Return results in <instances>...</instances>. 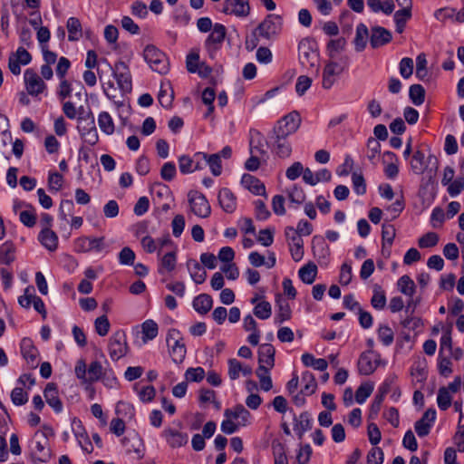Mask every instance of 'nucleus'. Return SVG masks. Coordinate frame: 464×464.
Here are the masks:
<instances>
[{"label":"nucleus","mask_w":464,"mask_h":464,"mask_svg":"<svg viewBox=\"0 0 464 464\" xmlns=\"http://www.w3.org/2000/svg\"><path fill=\"white\" fill-rule=\"evenodd\" d=\"M188 267L190 271V276L193 279V281L197 285H200L205 282L207 278V272L204 270V268L200 266V264L196 260H188Z\"/></svg>","instance_id":"nucleus-31"},{"label":"nucleus","mask_w":464,"mask_h":464,"mask_svg":"<svg viewBox=\"0 0 464 464\" xmlns=\"http://www.w3.org/2000/svg\"><path fill=\"white\" fill-rule=\"evenodd\" d=\"M224 415L227 418L240 419L239 424L241 426H246L250 417L249 411L242 404H237L233 410H225Z\"/></svg>","instance_id":"nucleus-29"},{"label":"nucleus","mask_w":464,"mask_h":464,"mask_svg":"<svg viewBox=\"0 0 464 464\" xmlns=\"http://www.w3.org/2000/svg\"><path fill=\"white\" fill-rule=\"evenodd\" d=\"M254 314L262 320L268 319L272 314V307L269 302L262 301L254 307Z\"/></svg>","instance_id":"nucleus-53"},{"label":"nucleus","mask_w":464,"mask_h":464,"mask_svg":"<svg viewBox=\"0 0 464 464\" xmlns=\"http://www.w3.org/2000/svg\"><path fill=\"white\" fill-rule=\"evenodd\" d=\"M192 305L198 314H206L213 306V299L208 294H200L194 298Z\"/></svg>","instance_id":"nucleus-25"},{"label":"nucleus","mask_w":464,"mask_h":464,"mask_svg":"<svg viewBox=\"0 0 464 464\" xmlns=\"http://www.w3.org/2000/svg\"><path fill=\"white\" fill-rule=\"evenodd\" d=\"M198 158L206 161L214 176H219L222 173V163L219 155L216 153L208 155L205 152H197L195 153V159Z\"/></svg>","instance_id":"nucleus-21"},{"label":"nucleus","mask_w":464,"mask_h":464,"mask_svg":"<svg viewBox=\"0 0 464 464\" xmlns=\"http://www.w3.org/2000/svg\"><path fill=\"white\" fill-rule=\"evenodd\" d=\"M392 39V33L384 27L373 26L371 29L370 44L372 48H379Z\"/></svg>","instance_id":"nucleus-15"},{"label":"nucleus","mask_w":464,"mask_h":464,"mask_svg":"<svg viewBox=\"0 0 464 464\" xmlns=\"http://www.w3.org/2000/svg\"><path fill=\"white\" fill-rule=\"evenodd\" d=\"M384 454L381 448L373 447L367 454V464H382Z\"/></svg>","instance_id":"nucleus-63"},{"label":"nucleus","mask_w":464,"mask_h":464,"mask_svg":"<svg viewBox=\"0 0 464 464\" xmlns=\"http://www.w3.org/2000/svg\"><path fill=\"white\" fill-rule=\"evenodd\" d=\"M16 247L13 241L7 240L0 246V264L9 266L15 259Z\"/></svg>","instance_id":"nucleus-27"},{"label":"nucleus","mask_w":464,"mask_h":464,"mask_svg":"<svg viewBox=\"0 0 464 464\" xmlns=\"http://www.w3.org/2000/svg\"><path fill=\"white\" fill-rule=\"evenodd\" d=\"M346 41L343 37L330 40L327 44V51L331 57L335 56L341 50L344 48Z\"/></svg>","instance_id":"nucleus-59"},{"label":"nucleus","mask_w":464,"mask_h":464,"mask_svg":"<svg viewBox=\"0 0 464 464\" xmlns=\"http://www.w3.org/2000/svg\"><path fill=\"white\" fill-rule=\"evenodd\" d=\"M301 359L304 366L313 367L318 371H325L328 366L327 361L325 359H316L312 353H305L302 355Z\"/></svg>","instance_id":"nucleus-35"},{"label":"nucleus","mask_w":464,"mask_h":464,"mask_svg":"<svg viewBox=\"0 0 464 464\" xmlns=\"http://www.w3.org/2000/svg\"><path fill=\"white\" fill-rule=\"evenodd\" d=\"M439 242V236L435 232H428L418 240L420 248H429L435 246Z\"/></svg>","instance_id":"nucleus-55"},{"label":"nucleus","mask_w":464,"mask_h":464,"mask_svg":"<svg viewBox=\"0 0 464 464\" xmlns=\"http://www.w3.org/2000/svg\"><path fill=\"white\" fill-rule=\"evenodd\" d=\"M300 124V114L294 111L280 119L272 130L276 131V133H283L290 136L298 130Z\"/></svg>","instance_id":"nucleus-4"},{"label":"nucleus","mask_w":464,"mask_h":464,"mask_svg":"<svg viewBox=\"0 0 464 464\" xmlns=\"http://www.w3.org/2000/svg\"><path fill=\"white\" fill-rule=\"evenodd\" d=\"M409 95L412 103L420 106L425 101V89L420 84H413L410 87Z\"/></svg>","instance_id":"nucleus-46"},{"label":"nucleus","mask_w":464,"mask_h":464,"mask_svg":"<svg viewBox=\"0 0 464 464\" xmlns=\"http://www.w3.org/2000/svg\"><path fill=\"white\" fill-rule=\"evenodd\" d=\"M302 382H304V387L302 388V393L310 396L314 394L317 388V382L314 375L311 372H304L302 374Z\"/></svg>","instance_id":"nucleus-36"},{"label":"nucleus","mask_w":464,"mask_h":464,"mask_svg":"<svg viewBox=\"0 0 464 464\" xmlns=\"http://www.w3.org/2000/svg\"><path fill=\"white\" fill-rule=\"evenodd\" d=\"M44 395L47 404L53 409L56 413L63 411V402L59 398L58 386L55 382H48L44 388Z\"/></svg>","instance_id":"nucleus-14"},{"label":"nucleus","mask_w":464,"mask_h":464,"mask_svg":"<svg viewBox=\"0 0 464 464\" xmlns=\"http://www.w3.org/2000/svg\"><path fill=\"white\" fill-rule=\"evenodd\" d=\"M218 199L225 212L233 213L236 210L237 198L229 188H221L218 192Z\"/></svg>","instance_id":"nucleus-17"},{"label":"nucleus","mask_w":464,"mask_h":464,"mask_svg":"<svg viewBox=\"0 0 464 464\" xmlns=\"http://www.w3.org/2000/svg\"><path fill=\"white\" fill-rule=\"evenodd\" d=\"M312 420L308 411L302 412L298 417L294 414V430L299 440L304 434L312 429Z\"/></svg>","instance_id":"nucleus-18"},{"label":"nucleus","mask_w":464,"mask_h":464,"mask_svg":"<svg viewBox=\"0 0 464 464\" xmlns=\"http://www.w3.org/2000/svg\"><path fill=\"white\" fill-rule=\"evenodd\" d=\"M298 276L304 284H313L317 276L316 265L313 262L307 263L299 269Z\"/></svg>","instance_id":"nucleus-30"},{"label":"nucleus","mask_w":464,"mask_h":464,"mask_svg":"<svg viewBox=\"0 0 464 464\" xmlns=\"http://www.w3.org/2000/svg\"><path fill=\"white\" fill-rule=\"evenodd\" d=\"M68 39L70 41H76L82 34V28L80 20L76 17H70L67 21Z\"/></svg>","instance_id":"nucleus-41"},{"label":"nucleus","mask_w":464,"mask_h":464,"mask_svg":"<svg viewBox=\"0 0 464 464\" xmlns=\"http://www.w3.org/2000/svg\"><path fill=\"white\" fill-rule=\"evenodd\" d=\"M396 236V229L393 225L392 224H382V253L384 254V249L386 248V245L389 246V247L392 246L394 237Z\"/></svg>","instance_id":"nucleus-39"},{"label":"nucleus","mask_w":464,"mask_h":464,"mask_svg":"<svg viewBox=\"0 0 464 464\" xmlns=\"http://www.w3.org/2000/svg\"><path fill=\"white\" fill-rule=\"evenodd\" d=\"M411 17V6H405L404 8L398 10L394 14V21L396 24V31L398 33H402L407 20H409Z\"/></svg>","instance_id":"nucleus-38"},{"label":"nucleus","mask_w":464,"mask_h":464,"mask_svg":"<svg viewBox=\"0 0 464 464\" xmlns=\"http://www.w3.org/2000/svg\"><path fill=\"white\" fill-rule=\"evenodd\" d=\"M371 304L377 310H382L386 304L385 293L382 290L380 285H375L373 289V295L371 299Z\"/></svg>","instance_id":"nucleus-50"},{"label":"nucleus","mask_w":464,"mask_h":464,"mask_svg":"<svg viewBox=\"0 0 464 464\" xmlns=\"http://www.w3.org/2000/svg\"><path fill=\"white\" fill-rule=\"evenodd\" d=\"M352 181L355 193L358 195H363L366 193V183L362 174L353 172L352 175Z\"/></svg>","instance_id":"nucleus-60"},{"label":"nucleus","mask_w":464,"mask_h":464,"mask_svg":"<svg viewBox=\"0 0 464 464\" xmlns=\"http://www.w3.org/2000/svg\"><path fill=\"white\" fill-rule=\"evenodd\" d=\"M95 331L100 336H105L110 331V322L106 314L96 318L94 322Z\"/></svg>","instance_id":"nucleus-57"},{"label":"nucleus","mask_w":464,"mask_h":464,"mask_svg":"<svg viewBox=\"0 0 464 464\" xmlns=\"http://www.w3.org/2000/svg\"><path fill=\"white\" fill-rule=\"evenodd\" d=\"M104 237H81L75 240V249L78 252L87 253L92 250L100 252L104 246Z\"/></svg>","instance_id":"nucleus-12"},{"label":"nucleus","mask_w":464,"mask_h":464,"mask_svg":"<svg viewBox=\"0 0 464 464\" xmlns=\"http://www.w3.org/2000/svg\"><path fill=\"white\" fill-rule=\"evenodd\" d=\"M378 338L383 345L389 346L393 343L394 334L391 327L382 324L377 330Z\"/></svg>","instance_id":"nucleus-51"},{"label":"nucleus","mask_w":464,"mask_h":464,"mask_svg":"<svg viewBox=\"0 0 464 464\" xmlns=\"http://www.w3.org/2000/svg\"><path fill=\"white\" fill-rule=\"evenodd\" d=\"M108 350L112 361H118L126 355L128 345L123 331H117L110 337Z\"/></svg>","instance_id":"nucleus-3"},{"label":"nucleus","mask_w":464,"mask_h":464,"mask_svg":"<svg viewBox=\"0 0 464 464\" xmlns=\"http://www.w3.org/2000/svg\"><path fill=\"white\" fill-rule=\"evenodd\" d=\"M312 453L313 450L309 444L300 445L299 450L296 455L297 463L308 464Z\"/></svg>","instance_id":"nucleus-64"},{"label":"nucleus","mask_w":464,"mask_h":464,"mask_svg":"<svg viewBox=\"0 0 464 464\" xmlns=\"http://www.w3.org/2000/svg\"><path fill=\"white\" fill-rule=\"evenodd\" d=\"M142 339L144 342L147 340H152L158 335L159 328L158 324L151 319L146 320L142 325Z\"/></svg>","instance_id":"nucleus-48"},{"label":"nucleus","mask_w":464,"mask_h":464,"mask_svg":"<svg viewBox=\"0 0 464 464\" xmlns=\"http://www.w3.org/2000/svg\"><path fill=\"white\" fill-rule=\"evenodd\" d=\"M191 211L198 217L206 218L211 213V207L207 198L198 191H190L188 195Z\"/></svg>","instance_id":"nucleus-5"},{"label":"nucleus","mask_w":464,"mask_h":464,"mask_svg":"<svg viewBox=\"0 0 464 464\" xmlns=\"http://www.w3.org/2000/svg\"><path fill=\"white\" fill-rule=\"evenodd\" d=\"M276 304L278 307V313L276 316V322L277 324H282L285 321H287L291 318V308L288 302L282 297L280 294L276 296Z\"/></svg>","instance_id":"nucleus-26"},{"label":"nucleus","mask_w":464,"mask_h":464,"mask_svg":"<svg viewBox=\"0 0 464 464\" xmlns=\"http://www.w3.org/2000/svg\"><path fill=\"white\" fill-rule=\"evenodd\" d=\"M438 406L441 411H446L451 404V396L446 387H440L437 397Z\"/></svg>","instance_id":"nucleus-54"},{"label":"nucleus","mask_w":464,"mask_h":464,"mask_svg":"<svg viewBox=\"0 0 464 464\" xmlns=\"http://www.w3.org/2000/svg\"><path fill=\"white\" fill-rule=\"evenodd\" d=\"M271 17V14L267 15L266 19L260 23L255 30L259 36H262L266 39H270L271 36L276 34V31L274 30L275 24Z\"/></svg>","instance_id":"nucleus-40"},{"label":"nucleus","mask_w":464,"mask_h":464,"mask_svg":"<svg viewBox=\"0 0 464 464\" xmlns=\"http://www.w3.org/2000/svg\"><path fill=\"white\" fill-rule=\"evenodd\" d=\"M369 38V31L364 24H359L356 27V34L353 40L355 49L357 51H362L367 44Z\"/></svg>","instance_id":"nucleus-33"},{"label":"nucleus","mask_w":464,"mask_h":464,"mask_svg":"<svg viewBox=\"0 0 464 464\" xmlns=\"http://www.w3.org/2000/svg\"><path fill=\"white\" fill-rule=\"evenodd\" d=\"M78 130L82 137L83 132H89L96 128L95 119L92 112H88L85 116H79Z\"/></svg>","instance_id":"nucleus-45"},{"label":"nucleus","mask_w":464,"mask_h":464,"mask_svg":"<svg viewBox=\"0 0 464 464\" xmlns=\"http://www.w3.org/2000/svg\"><path fill=\"white\" fill-rule=\"evenodd\" d=\"M346 66L347 63L345 60H330L324 68L322 82L323 88L330 89Z\"/></svg>","instance_id":"nucleus-2"},{"label":"nucleus","mask_w":464,"mask_h":464,"mask_svg":"<svg viewBox=\"0 0 464 464\" xmlns=\"http://www.w3.org/2000/svg\"><path fill=\"white\" fill-rule=\"evenodd\" d=\"M269 367L260 364L256 371V376L259 379L260 387L265 392L270 391L273 387L272 379L269 375Z\"/></svg>","instance_id":"nucleus-34"},{"label":"nucleus","mask_w":464,"mask_h":464,"mask_svg":"<svg viewBox=\"0 0 464 464\" xmlns=\"http://www.w3.org/2000/svg\"><path fill=\"white\" fill-rule=\"evenodd\" d=\"M38 239L49 251H55L58 247V237L52 229H42L38 235Z\"/></svg>","instance_id":"nucleus-24"},{"label":"nucleus","mask_w":464,"mask_h":464,"mask_svg":"<svg viewBox=\"0 0 464 464\" xmlns=\"http://www.w3.org/2000/svg\"><path fill=\"white\" fill-rule=\"evenodd\" d=\"M436 420V411L433 408L428 409L422 417L414 424V429L419 437L423 438L429 435L431 427Z\"/></svg>","instance_id":"nucleus-13"},{"label":"nucleus","mask_w":464,"mask_h":464,"mask_svg":"<svg viewBox=\"0 0 464 464\" xmlns=\"http://www.w3.org/2000/svg\"><path fill=\"white\" fill-rule=\"evenodd\" d=\"M241 183L253 194L267 197L264 183L257 178L250 174H244L241 179Z\"/></svg>","instance_id":"nucleus-19"},{"label":"nucleus","mask_w":464,"mask_h":464,"mask_svg":"<svg viewBox=\"0 0 464 464\" xmlns=\"http://www.w3.org/2000/svg\"><path fill=\"white\" fill-rule=\"evenodd\" d=\"M299 58H316L319 56V47L317 42L311 37L304 38L298 44Z\"/></svg>","instance_id":"nucleus-16"},{"label":"nucleus","mask_w":464,"mask_h":464,"mask_svg":"<svg viewBox=\"0 0 464 464\" xmlns=\"http://www.w3.org/2000/svg\"><path fill=\"white\" fill-rule=\"evenodd\" d=\"M52 452L48 448V441L45 440L44 443L37 441L35 443V450L32 452L31 458L33 462H44L46 463L51 459Z\"/></svg>","instance_id":"nucleus-23"},{"label":"nucleus","mask_w":464,"mask_h":464,"mask_svg":"<svg viewBox=\"0 0 464 464\" xmlns=\"http://www.w3.org/2000/svg\"><path fill=\"white\" fill-rule=\"evenodd\" d=\"M98 124L102 131L107 135H111L114 132V122L111 116L107 111H102L99 114Z\"/></svg>","instance_id":"nucleus-44"},{"label":"nucleus","mask_w":464,"mask_h":464,"mask_svg":"<svg viewBox=\"0 0 464 464\" xmlns=\"http://www.w3.org/2000/svg\"><path fill=\"white\" fill-rule=\"evenodd\" d=\"M372 391L373 384L372 382L362 383L355 392V401L360 404L363 403L370 397Z\"/></svg>","instance_id":"nucleus-52"},{"label":"nucleus","mask_w":464,"mask_h":464,"mask_svg":"<svg viewBox=\"0 0 464 464\" xmlns=\"http://www.w3.org/2000/svg\"><path fill=\"white\" fill-rule=\"evenodd\" d=\"M227 29L221 24H216L213 26L212 32L206 40V48L210 56L218 50L226 37Z\"/></svg>","instance_id":"nucleus-9"},{"label":"nucleus","mask_w":464,"mask_h":464,"mask_svg":"<svg viewBox=\"0 0 464 464\" xmlns=\"http://www.w3.org/2000/svg\"><path fill=\"white\" fill-rule=\"evenodd\" d=\"M167 442L171 448H179L187 444L188 435L172 429L164 431Z\"/></svg>","instance_id":"nucleus-28"},{"label":"nucleus","mask_w":464,"mask_h":464,"mask_svg":"<svg viewBox=\"0 0 464 464\" xmlns=\"http://www.w3.org/2000/svg\"><path fill=\"white\" fill-rule=\"evenodd\" d=\"M103 372V367L100 362H92L87 368V379H85V382L92 383L100 381Z\"/></svg>","instance_id":"nucleus-43"},{"label":"nucleus","mask_w":464,"mask_h":464,"mask_svg":"<svg viewBox=\"0 0 464 464\" xmlns=\"http://www.w3.org/2000/svg\"><path fill=\"white\" fill-rule=\"evenodd\" d=\"M250 5L246 0H225L222 12L237 17H246L250 14Z\"/></svg>","instance_id":"nucleus-11"},{"label":"nucleus","mask_w":464,"mask_h":464,"mask_svg":"<svg viewBox=\"0 0 464 464\" xmlns=\"http://www.w3.org/2000/svg\"><path fill=\"white\" fill-rule=\"evenodd\" d=\"M167 345L169 348H172L173 346L183 345L185 344L183 337L179 330L172 328L169 329L167 334L166 338Z\"/></svg>","instance_id":"nucleus-56"},{"label":"nucleus","mask_w":464,"mask_h":464,"mask_svg":"<svg viewBox=\"0 0 464 464\" xmlns=\"http://www.w3.org/2000/svg\"><path fill=\"white\" fill-rule=\"evenodd\" d=\"M286 192L290 202L298 206L303 204L306 198L304 189L297 185H294L292 188H288Z\"/></svg>","instance_id":"nucleus-47"},{"label":"nucleus","mask_w":464,"mask_h":464,"mask_svg":"<svg viewBox=\"0 0 464 464\" xmlns=\"http://www.w3.org/2000/svg\"><path fill=\"white\" fill-rule=\"evenodd\" d=\"M285 233L286 240L290 246V252L293 259L295 262L300 261L304 256V241L302 237L298 235V232H295L293 227H286Z\"/></svg>","instance_id":"nucleus-8"},{"label":"nucleus","mask_w":464,"mask_h":464,"mask_svg":"<svg viewBox=\"0 0 464 464\" xmlns=\"http://www.w3.org/2000/svg\"><path fill=\"white\" fill-rule=\"evenodd\" d=\"M150 69L160 74H166L170 69L169 60H148Z\"/></svg>","instance_id":"nucleus-58"},{"label":"nucleus","mask_w":464,"mask_h":464,"mask_svg":"<svg viewBox=\"0 0 464 464\" xmlns=\"http://www.w3.org/2000/svg\"><path fill=\"white\" fill-rule=\"evenodd\" d=\"M21 353L25 360L34 362L38 356V350L30 338H24L21 341Z\"/></svg>","instance_id":"nucleus-32"},{"label":"nucleus","mask_w":464,"mask_h":464,"mask_svg":"<svg viewBox=\"0 0 464 464\" xmlns=\"http://www.w3.org/2000/svg\"><path fill=\"white\" fill-rule=\"evenodd\" d=\"M289 135L276 133L272 130L268 135L267 143L270 145L272 151L279 158H288L292 153V145L288 141Z\"/></svg>","instance_id":"nucleus-1"},{"label":"nucleus","mask_w":464,"mask_h":464,"mask_svg":"<svg viewBox=\"0 0 464 464\" xmlns=\"http://www.w3.org/2000/svg\"><path fill=\"white\" fill-rule=\"evenodd\" d=\"M187 70L190 73H198L200 78H208L213 71L212 67L201 60H186Z\"/></svg>","instance_id":"nucleus-20"},{"label":"nucleus","mask_w":464,"mask_h":464,"mask_svg":"<svg viewBox=\"0 0 464 464\" xmlns=\"http://www.w3.org/2000/svg\"><path fill=\"white\" fill-rule=\"evenodd\" d=\"M12 402L16 406H22L28 401V394L20 387L14 388L11 392Z\"/></svg>","instance_id":"nucleus-61"},{"label":"nucleus","mask_w":464,"mask_h":464,"mask_svg":"<svg viewBox=\"0 0 464 464\" xmlns=\"http://www.w3.org/2000/svg\"><path fill=\"white\" fill-rule=\"evenodd\" d=\"M177 264V256L175 251L169 252L165 254L160 264V267L158 269L159 274L162 275L165 271L172 272Z\"/></svg>","instance_id":"nucleus-37"},{"label":"nucleus","mask_w":464,"mask_h":464,"mask_svg":"<svg viewBox=\"0 0 464 464\" xmlns=\"http://www.w3.org/2000/svg\"><path fill=\"white\" fill-rule=\"evenodd\" d=\"M276 350L270 343H263L258 349V363H266L269 368L275 365Z\"/></svg>","instance_id":"nucleus-22"},{"label":"nucleus","mask_w":464,"mask_h":464,"mask_svg":"<svg viewBox=\"0 0 464 464\" xmlns=\"http://www.w3.org/2000/svg\"><path fill=\"white\" fill-rule=\"evenodd\" d=\"M186 380L188 382H199L205 377V371L202 367L188 368L185 372Z\"/></svg>","instance_id":"nucleus-62"},{"label":"nucleus","mask_w":464,"mask_h":464,"mask_svg":"<svg viewBox=\"0 0 464 464\" xmlns=\"http://www.w3.org/2000/svg\"><path fill=\"white\" fill-rule=\"evenodd\" d=\"M397 285L401 294L408 295L410 297L413 296L416 285L414 281L408 275H404L401 277H400V279L397 282Z\"/></svg>","instance_id":"nucleus-42"},{"label":"nucleus","mask_w":464,"mask_h":464,"mask_svg":"<svg viewBox=\"0 0 464 464\" xmlns=\"http://www.w3.org/2000/svg\"><path fill=\"white\" fill-rule=\"evenodd\" d=\"M411 167L412 171L416 174H421L424 172L426 165L425 155L422 151L417 150L414 152L412 160L411 161Z\"/></svg>","instance_id":"nucleus-49"},{"label":"nucleus","mask_w":464,"mask_h":464,"mask_svg":"<svg viewBox=\"0 0 464 464\" xmlns=\"http://www.w3.org/2000/svg\"><path fill=\"white\" fill-rule=\"evenodd\" d=\"M113 77L116 79L119 88L123 92H130L132 82L129 65L120 60L113 64Z\"/></svg>","instance_id":"nucleus-6"},{"label":"nucleus","mask_w":464,"mask_h":464,"mask_svg":"<svg viewBox=\"0 0 464 464\" xmlns=\"http://www.w3.org/2000/svg\"><path fill=\"white\" fill-rule=\"evenodd\" d=\"M381 364H385L382 361L381 354L374 353V355H372L369 353H362L357 363L359 373L363 375L373 373Z\"/></svg>","instance_id":"nucleus-7"},{"label":"nucleus","mask_w":464,"mask_h":464,"mask_svg":"<svg viewBox=\"0 0 464 464\" xmlns=\"http://www.w3.org/2000/svg\"><path fill=\"white\" fill-rule=\"evenodd\" d=\"M24 77L26 90L30 95L37 96L46 89V84L34 70L27 69Z\"/></svg>","instance_id":"nucleus-10"}]
</instances>
